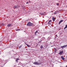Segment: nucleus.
<instances>
[{"mask_svg": "<svg viewBox=\"0 0 67 67\" xmlns=\"http://www.w3.org/2000/svg\"><path fill=\"white\" fill-rule=\"evenodd\" d=\"M64 21V20H61L60 21L62 22H63V21Z\"/></svg>", "mask_w": 67, "mask_h": 67, "instance_id": "5701e85b", "label": "nucleus"}, {"mask_svg": "<svg viewBox=\"0 0 67 67\" xmlns=\"http://www.w3.org/2000/svg\"><path fill=\"white\" fill-rule=\"evenodd\" d=\"M48 24H49V22H48Z\"/></svg>", "mask_w": 67, "mask_h": 67, "instance_id": "2f4dec72", "label": "nucleus"}, {"mask_svg": "<svg viewBox=\"0 0 67 67\" xmlns=\"http://www.w3.org/2000/svg\"><path fill=\"white\" fill-rule=\"evenodd\" d=\"M49 25H51V24L49 23Z\"/></svg>", "mask_w": 67, "mask_h": 67, "instance_id": "e433bc0d", "label": "nucleus"}, {"mask_svg": "<svg viewBox=\"0 0 67 67\" xmlns=\"http://www.w3.org/2000/svg\"><path fill=\"white\" fill-rule=\"evenodd\" d=\"M46 39V38L44 37H43L42 38V40H45V39Z\"/></svg>", "mask_w": 67, "mask_h": 67, "instance_id": "f8f14e48", "label": "nucleus"}, {"mask_svg": "<svg viewBox=\"0 0 67 67\" xmlns=\"http://www.w3.org/2000/svg\"><path fill=\"white\" fill-rule=\"evenodd\" d=\"M55 13H56V14H57V13H58V12H56Z\"/></svg>", "mask_w": 67, "mask_h": 67, "instance_id": "bb28decb", "label": "nucleus"}, {"mask_svg": "<svg viewBox=\"0 0 67 67\" xmlns=\"http://www.w3.org/2000/svg\"><path fill=\"white\" fill-rule=\"evenodd\" d=\"M22 45H21V46H19V48H21V47H22Z\"/></svg>", "mask_w": 67, "mask_h": 67, "instance_id": "dca6fc26", "label": "nucleus"}, {"mask_svg": "<svg viewBox=\"0 0 67 67\" xmlns=\"http://www.w3.org/2000/svg\"><path fill=\"white\" fill-rule=\"evenodd\" d=\"M29 2L30 3L31 2V1H29Z\"/></svg>", "mask_w": 67, "mask_h": 67, "instance_id": "c9c22d12", "label": "nucleus"}, {"mask_svg": "<svg viewBox=\"0 0 67 67\" xmlns=\"http://www.w3.org/2000/svg\"><path fill=\"white\" fill-rule=\"evenodd\" d=\"M64 53V51H62L61 52H60L59 53V55H62V54H63V53Z\"/></svg>", "mask_w": 67, "mask_h": 67, "instance_id": "20e7f679", "label": "nucleus"}, {"mask_svg": "<svg viewBox=\"0 0 67 67\" xmlns=\"http://www.w3.org/2000/svg\"><path fill=\"white\" fill-rule=\"evenodd\" d=\"M24 32H25V31H24Z\"/></svg>", "mask_w": 67, "mask_h": 67, "instance_id": "ea45409f", "label": "nucleus"}, {"mask_svg": "<svg viewBox=\"0 0 67 67\" xmlns=\"http://www.w3.org/2000/svg\"><path fill=\"white\" fill-rule=\"evenodd\" d=\"M61 23H62L60 21L59 23V24H60Z\"/></svg>", "mask_w": 67, "mask_h": 67, "instance_id": "412c9836", "label": "nucleus"}, {"mask_svg": "<svg viewBox=\"0 0 67 67\" xmlns=\"http://www.w3.org/2000/svg\"><path fill=\"white\" fill-rule=\"evenodd\" d=\"M42 40H41L40 41V42H42Z\"/></svg>", "mask_w": 67, "mask_h": 67, "instance_id": "473e14b6", "label": "nucleus"}, {"mask_svg": "<svg viewBox=\"0 0 67 67\" xmlns=\"http://www.w3.org/2000/svg\"><path fill=\"white\" fill-rule=\"evenodd\" d=\"M53 46H51V47H53Z\"/></svg>", "mask_w": 67, "mask_h": 67, "instance_id": "4c0bfd02", "label": "nucleus"}, {"mask_svg": "<svg viewBox=\"0 0 67 67\" xmlns=\"http://www.w3.org/2000/svg\"><path fill=\"white\" fill-rule=\"evenodd\" d=\"M56 14V12L54 13V14Z\"/></svg>", "mask_w": 67, "mask_h": 67, "instance_id": "cd10ccee", "label": "nucleus"}, {"mask_svg": "<svg viewBox=\"0 0 67 67\" xmlns=\"http://www.w3.org/2000/svg\"><path fill=\"white\" fill-rule=\"evenodd\" d=\"M12 26V25H11V24H8V25H7V26L9 27H10V26Z\"/></svg>", "mask_w": 67, "mask_h": 67, "instance_id": "39448f33", "label": "nucleus"}, {"mask_svg": "<svg viewBox=\"0 0 67 67\" xmlns=\"http://www.w3.org/2000/svg\"><path fill=\"white\" fill-rule=\"evenodd\" d=\"M26 45L28 47H31V46H30V45H29L27 44H26Z\"/></svg>", "mask_w": 67, "mask_h": 67, "instance_id": "0eeeda50", "label": "nucleus"}, {"mask_svg": "<svg viewBox=\"0 0 67 67\" xmlns=\"http://www.w3.org/2000/svg\"><path fill=\"white\" fill-rule=\"evenodd\" d=\"M54 54H55V53H56V51H54Z\"/></svg>", "mask_w": 67, "mask_h": 67, "instance_id": "4be33fe9", "label": "nucleus"}, {"mask_svg": "<svg viewBox=\"0 0 67 67\" xmlns=\"http://www.w3.org/2000/svg\"><path fill=\"white\" fill-rule=\"evenodd\" d=\"M48 38H49V39H51V38H52V36H50Z\"/></svg>", "mask_w": 67, "mask_h": 67, "instance_id": "1a4fd4ad", "label": "nucleus"}, {"mask_svg": "<svg viewBox=\"0 0 67 67\" xmlns=\"http://www.w3.org/2000/svg\"><path fill=\"white\" fill-rule=\"evenodd\" d=\"M66 67H67V65L66 66Z\"/></svg>", "mask_w": 67, "mask_h": 67, "instance_id": "58836bf2", "label": "nucleus"}, {"mask_svg": "<svg viewBox=\"0 0 67 67\" xmlns=\"http://www.w3.org/2000/svg\"><path fill=\"white\" fill-rule=\"evenodd\" d=\"M56 35V36H57L56 37H58V36H57V35Z\"/></svg>", "mask_w": 67, "mask_h": 67, "instance_id": "72a5a7b5", "label": "nucleus"}, {"mask_svg": "<svg viewBox=\"0 0 67 67\" xmlns=\"http://www.w3.org/2000/svg\"><path fill=\"white\" fill-rule=\"evenodd\" d=\"M16 59H19L18 58H16Z\"/></svg>", "mask_w": 67, "mask_h": 67, "instance_id": "79ce46f5", "label": "nucleus"}, {"mask_svg": "<svg viewBox=\"0 0 67 67\" xmlns=\"http://www.w3.org/2000/svg\"><path fill=\"white\" fill-rule=\"evenodd\" d=\"M57 5H59V4L58 3H57Z\"/></svg>", "mask_w": 67, "mask_h": 67, "instance_id": "b1692460", "label": "nucleus"}, {"mask_svg": "<svg viewBox=\"0 0 67 67\" xmlns=\"http://www.w3.org/2000/svg\"><path fill=\"white\" fill-rule=\"evenodd\" d=\"M62 59H65V58L63 57V56H62L61 57Z\"/></svg>", "mask_w": 67, "mask_h": 67, "instance_id": "ddd939ff", "label": "nucleus"}, {"mask_svg": "<svg viewBox=\"0 0 67 67\" xmlns=\"http://www.w3.org/2000/svg\"><path fill=\"white\" fill-rule=\"evenodd\" d=\"M52 20L53 21H55V18L53 17L52 18Z\"/></svg>", "mask_w": 67, "mask_h": 67, "instance_id": "6e6552de", "label": "nucleus"}, {"mask_svg": "<svg viewBox=\"0 0 67 67\" xmlns=\"http://www.w3.org/2000/svg\"><path fill=\"white\" fill-rule=\"evenodd\" d=\"M54 49L55 51H57V49L55 48H54Z\"/></svg>", "mask_w": 67, "mask_h": 67, "instance_id": "2eb2a0df", "label": "nucleus"}, {"mask_svg": "<svg viewBox=\"0 0 67 67\" xmlns=\"http://www.w3.org/2000/svg\"><path fill=\"white\" fill-rule=\"evenodd\" d=\"M43 46H41L40 48H43Z\"/></svg>", "mask_w": 67, "mask_h": 67, "instance_id": "a211bd4d", "label": "nucleus"}, {"mask_svg": "<svg viewBox=\"0 0 67 67\" xmlns=\"http://www.w3.org/2000/svg\"><path fill=\"white\" fill-rule=\"evenodd\" d=\"M18 60H19V59H17L15 61L16 62H18Z\"/></svg>", "mask_w": 67, "mask_h": 67, "instance_id": "6ab92c4d", "label": "nucleus"}, {"mask_svg": "<svg viewBox=\"0 0 67 67\" xmlns=\"http://www.w3.org/2000/svg\"><path fill=\"white\" fill-rule=\"evenodd\" d=\"M61 29H59V30H60Z\"/></svg>", "mask_w": 67, "mask_h": 67, "instance_id": "7c9ffc66", "label": "nucleus"}, {"mask_svg": "<svg viewBox=\"0 0 67 67\" xmlns=\"http://www.w3.org/2000/svg\"><path fill=\"white\" fill-rule=\"evenodd\" d=\"M66 28H67V25H66L65 26L64 28V30H65V29H66Z\"/></svg>", "mask_w": 67, "mask_h": 67, "instance_id": "9b49d317", "label": "nucleus"}, {"mask_svg": "<svg viewBox=\"0 0 67 67\" xmlns=\"http://www.w3.org/2000/svg\"><path fill=\"white\" fill-rule=\"evenodd\" d=\"M38 33V31H37V30H36V32H35V35L36 34V33Z\"/></svg>", "mask_w": 67, "mask_h": 67, "instance_id": "4468645a", "label": "nucleus"}, {"mask_svg": "<svg viewBox=\"0 0 67 67\" xmlns=\"http://www.w3.org/2000/svg\"><path fill=\"white\" fill-rule=\"evenodd\" d=\"M33 64L35 65H39V64H42V62H40L39 63L37 62H35Z\"/></svg>", "mask_w": 67, "mask_h": 67, "instance_id": "f03ea898", "label": "nucleus"}, {"mask_svg": "<svg viewBox=\"0 0 67 67\" xmlns=\"http://www.w3.org/2000/svg\"><path fill=\"white\" fill-rule=\"evenodd\" d=\"M27 26H33L34 25V24H33L32 23H31L30 21L29 22H28L27 24Z\"/></svg>", "mask_w": 67, "mask_h": 67, "instance_id": "f257e3e1", "label": "nucleus"}, {"mask_svg": "<svg viewBox=\"0 0 67 67\" xmlns=\"http://www.w3.org/2000/svg\"><path fill=\"white\" fill-rule=\"evenodd\" d=\"M41 43V42H40V41L38 42V43Z\"/></svg>", "mask_w": 67, "mask_h": 67, "instance_id": "c85d7f7f", "label": "nucleus"}, {"mask_svg": "<svg viewBox=\"0 0 67 67\" xmlns=\"http://www.w3.org/2000/svg\"><path fill=\"white\" fill-rule=\"evenodd\" d=\"M14 8H15V9H17L18 8V5H15L14 7Z\"/></svg>", "mask_w": 67, "mask_h": 67, "instance_id": "423d86ee", "label": "nucleus"}, {"mask_svg": "<svg viewBox=\"0 0 67 67\" xmlns=\"http://www.w3.org/2000/svg\"><path fill=\"white\" fill-rule=\"evenodd\" d=\"M47 33H46V34H47Z\"/></svg>", "mask_w": 67, "mask_h": 67, "instance_id": "37998d69", "label": "nucleus"}, {"mask_svg": "<svg viewBox=\"0 0 67 67\" xmlns=\"http://www.w3.org/2000/svg\"><path fill=\"white\" fill-rule=\"evenodd\" d=\"M45 12H43V13H41L40 14H41V15H43V14H45Z\"/></svg>", "mask_w": 67, "mask_h": 67, "instance_id": "9d476101", "label": "nucleus"}, {"mask_svg": "<svg viewBox=\"0 0 67 67\" xmlns=\"http://www.w3.org/2000/svg\"><path fill=\"white\" fill-rule=\"evenodd\" d=\"M9 54H11V52H9Z\"/></svg>", "mask_w": 67, "mask_h": 67, "instance_id": "a878e982", "label": "nucleus"}, {"mask_svg": "<svg viewBox=\"0 0 67 67\" xmlns=\"http://www.w3.org/2000/svg\"><path fill=\"white\" fill-rule=\"evenodd\" d=\"M16 30L17 31H20V29H16Z\"/></svg>", "mask_w": 67, "mask_h": 67, "instance_id": "aec40b11", "label": "nucleus"}, {"mask_svg": "<svg viewBox=\"0 0 67 67\" xmlns=\"http://www.w3.org/2000/svg\"><path fill=\"white\" fill-rule=\"evenodd\" d=\"M49 23H51L52 22V20H50L48 22Z\"/></svg>", "mask_w": 67, "mask_h": 67, "instance_id": "f3484780", "label": "nucleus"}, {"mask_svg": "<svg viewBox=\"0 0 67 67\" xmlns=\"http://www.w3.org/2000/svg\"><path fill=\"white\" fill-rule=\"evenodd\" d=\"M63 59V60H65V59Z\"/></svg>", "mask_w": 67, "mask_h": 67, "instance_id": "f704fd0d", "label": "nucleus"}, {"mask_svg": "<svg viewBox=\"0 0 67 67\" xmlns=\"http://www.w3.org/2000/svg\"><path fill=\"white\" fill-rule=\"evenodd\" d=\"M59 18H61V16H59Z\"/></svg>", "mask_w": 67, "mask_h": 67, "instance_id": "c756f323", "label": "nucleus"}, {"mask_svg": "<svg viewBox=\"0 0 67 67\" xmlns=\"http://www.w3.org/2000/svg\"><path fill=\"white\" fill-rule=\"evenodd\" d=\"M2 25H3V24H2Z\"/></svg>", "mask_w": 67, "mask_h": 67, "instance_id": "a19ab883", "label": "nucleus"}, {"mask_svg": "<svg viewBox=\"0 0 67 67\" xmlns=\"http://www.w3.org/2000/svg\"><path fill=\"white\" fill-rule=\"evenodd\" d=\"M29 3V2H27L26 3V4H28Z\"/></svg>", "mask_w": 67, "mask_h": 67, "instance_id": "393cba45", "label": "nucleus"}, {"mask_svg": "<svg viewBox=\"0 0 67 67\" xmlns=\"http://www.w3.org/2000/svg\"><path fill=\"white\" fill-rule=\"evenodd\" d=\"M67 47V44L66 45H65L64 46H61V48H62V49H64V48H65V47Z\"/></svg>", "mask_w": 67, "mask_h": 67, "instance_id": "7ed1b4c3", "label": "nucleus"}]
</instances>
